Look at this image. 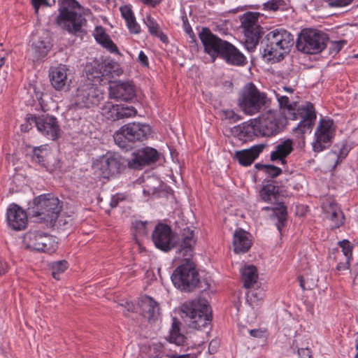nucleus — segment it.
Returning a JSON list of instances; mask_svg holds the SVG:
<instances>
[{"label":"nucleus","mask_w":358,"mask_h":358,"mask_svg":"<svg viewBox=\"0 0 358 358\" xmlns=\"http://www.w3.org/2000/svg\"><path fill=\"white\" fill-rule=\"evenodd\" d=\"M264 210H273L272 216L275 217L278 220L276 223V227L278 230L281 232L282 229L285 227L287 220V207L283 203H279L275 208L266 206L262 208Z\"/></svg>","instance_id":"34"},{"label":"nucleus","mask_w":358,"mask_h":358,"mask_svg":"<svg viewBox=\"0 0 358 358\" xmlns=\"http://www.w3.org/2000/svg\"><path fill=\"white\" fill-rule=\"evenodd\" d=\"M62 206L58 198L51 194H42L34 199L27 208L30 216L54 225L59 217Z\"/></svg>","instance_id":"4"},{"label":"nucleus","mask_w":358,"mask_h":358,"mask_svg":"<svg viewBox=\"0 0 358 358\" xmlns=\"http://www.w3.org/2000/svg\"><path fill=\"white\" fill-rule=\"evenodd\" d=\"M49 76L51 84L56 90H63L66 87L68 80L64 66H59L51 69Z\"/></svg>","instance_id":"30"},{"label":"nucleus","mask_w":358,"mask_h":358,"mask_svg":"<svg viewBox=\"0 0 358 358\" xmlns=\"http://www.w3.org/2000/svg\"><path fill=\"white\" fill-rule=\"evenodd\" d=\"M329 37L327 34L310 28L303 29L296 41V49L305 54L315 55L321 52L327 47Z\"/></svg>","instance_id":"7"},{"label":"nucleus","mask_w":358,"mask_h":358,"mask_svg":"<svg viewBox=\"0 0 358 358\" xmlns=\"http://www.w3.org/2000/svg\"><path fill=\"white\" fill-rule=\"evenodd\" d=\"M232 135L237 137L240 141H248L254 136H259L257 127H256L255 119L250 122H245L241 124L234 127L231 129Z\"/></svg>","instance_id":"26"},{"label":"nucleus","mask_w":358,"mask_h":358,"mask_svg":"<svg viewBox=\"0 0 358 358\" xmlns=\"http://www.w3.org/2000/svg\"><path fill=\"white\" fill-rule=\"evenodd\" d=\"M147 221L136 220L132 222L133 234L136 238L138 237H145L148 234L147 229Z\"/></svg>","instance_id":"44"},{"label":"nucleus","mask_w":358,"mask_h":358,"mask_svg":"<svg viewBox=\"0 0 358 358\" xmlns=\"http://www.w3.org/2000/svg\"><path fill=\"white\" fill-rule=\"evenodd\" d=\"M268 101L266 94L260 92L253 83L250 82L241 90L238 106L245 114L252 115L265 107Z\"/></svg>","instance_id":"6"},{"label":"nucleus","mask_w":358,"mask_h":358,"mask_svg":"<svg viewBox=\"0 0 358 358\" xmlns=\"http://www.w3.org/2000/svg\"><path fill=\"white\" fill-rule=\"evenodd\" d=\"M195 244L194 231L191 230L188 227H185L181 233V243L178 252L182 253L184 257H192Z\"/></svg>","instance_id":"28"},{"label":"nucleus","mask_w":358,"mask_h":358,"mask_svg":"<svg viewBox=\"0 0 358 358\" xmlns=\"http://www.w3.org/2000/svg\"><path fill=\"white\" fill-rule=\"evenodd\" d=\"M264 292L262 289H251L248 293V297L252 300V298L255 300L259 301L263 299Z\"/></svg>","instance_id":"51"},{"label":"nucleus","mask_w":358,"mask_h":358,"mask_svg":"<svg viewBox=\"0 0 358 358\" xmlns=\"http://www.w3.org/2000/svg\"><path fill=\"white\" fill-rule=\"evenodd\" d=\"M354 0H326L330 7H344L350 5Z\"/></svg>","instance_id":"50"},{"label":"nucleus","mask_w":358,"mask_h":358,"mask_svg":"<svg viewBox=\"0 0 358 358\" xmlns=\"http://www.w3.org/2000/svg\"><path fill=\"white\" fill-rule=\"evenodd\" d=\"M145 5L151 6L152 8H155L161 2L162 0H140Z\"/></svg>","instance_id":"61"},{"label":"nucleus","mask_w":358,"mask_h":358,"mask_svg":"<svg viewBox=\"0 0 358 358\" xmlns=\"http://www.w3.org/2000/svg\"><path fill=\"white\" fill-rule=\"evenodd\" d=\"M335 130L332 120H320L315 132V141L313 143L314 152H322L330 146L335 134Z\"/></svg>","instance_id":"19"},{"label":"nucleus","mask_w":358,"mask_h":358,"mask_svg":"<svg viewBox=\"0 0 358 358\" xmlns=\"http://www.w3.org/2000/svg\"><path fill=\"white\" fill-rule=\"evenodd\" d=\"M294 143L290 138L280 140L275 146L274 150L271 152V162H280L281 164L287 163L286 158L293 152Z\"/></svg>","instance_id":"23"},{"label":"nucleus","mask_w":358,"mask_h":358,"mask_svg":"<svg viewBox=\"0 0 358 358\" xmlns=\"http://www.w3.org/2000/svg\"><path fill=\"white\" fill-rule=\"evenodd\" d=\"M108 83L110 98L123 101H130L136 98V86L132 81L110 80Z\"/></svg>","instance_id":"20"},{"label":"nucleus","mask_w":358,"mask_h":358,"mask_svg":"<svg viewBox=\"0 0 358 358\" xmlns=\"http://www.w3.org/2000/svg\"><path fill=\"white\" fill-rule=\"evenodd\" d=\"M294 44L293 34L284 28H277L266 34L261 41L262 56L269 62H279L289 53Z\"/></svg>","instance_id":"1"},{"label":"nucleus","mask_w":358,"mask_h":358,"mask_svg":"<svg viewBox=\"0 0 358 358\" xmlns=\"http://www.w3.org/2000/svg\"><path fill=\"white\" fill-rule=\"evenodd\" d=\"M140 306L143 316L149 321L157 320L159 315V303L149 296H145L141 299Z\"/></svg>","instance_id":"29"},{"label":"nucleus","mask_w":358,"mask_h":358,"mask_svg":"<svg viewBox=\"0 0 358 358\" xmlns=\"http://www.w3.org/2000/svg\"><path fill=\"white\" fill-rule=\"evenodd\" d=\"M170 358H184L182 355H172Z\"/></svg>","instance_id":"64"},{"label":"nucleus","mask_w":358,"mask_h":358,"mask_svg":"<svg viewBox=\"0 0 358 358\" xmlns=\"http://www.w3.org/2000/svg\"><path fill=\"white\" fill-rule=\"evenodd\" d=\"M278 101L280 108L287 109L289 112V116L291 120H295L301 119L297 127L294 129V131L297 134L298 138L301 140L299 145H305V134L310 133L316 120V111L314 105L309 101L301 105L296 109V103H289V99L287 96L277 95Z\"/></svg>","instance_id":"2"},{"label":"nucleus","mask_w":358,"mask_h":358,"mask_svg":"<svg viewBox=\"0 0 358 358\" xmlns=\"http://www.w3.org/2000/svg\"><path fill=\"white\" fill-rule=\"evenodd\" d=\"M94 36L96 42L110 52L120 55L117 45L110 39L109 35L106 33L105 29L102 27H96Z\"/></svg>","instance_id":"31"},{"label":"nucleus","mask_w":358,"mask_h":358,"mask_svg":"<svg viewBox=\"0 0 358 358\" xmlns=\"http://www.w3.org/2000/svg\"><path fill=\"white\" fill-rule=\"evenodd\" d=\"M124 196L122 194H117L111 197L110 201V206L112 208H116L118 206L120 201H123Z\"/></svg>","instance_id":"53"},{"label":"nucleus","mask_w":358,"mask_h":358,"mask_svg":"<svg viewBox=\"0 0 358 358\" xmlns=\"http://www.w3.org/2000/svg\"><path fill=\"white\" fill-rule=\"evenodd\" d=\"M84 22H86L85 19L76 11L69 10L66 7L59 8L57 22L59 26L69 34L80 36L83 33L82 27Z\"/></svg>","instance_id":"18"},{"label":"nucleus","mask_w":358,"mask_h":358,"mask_svg":"<svg viewBox=\"0 0 358 358\" xmlns=\"http://www.w3.org/2000/svg\"><path fill=\"white\" fill-rule=\"evenodd\" d=\"M252 245V236L249 232L243 229L235 231L233 236V247L235 253H246Z\"/></svg>","instance_id":"25"},{"label":"nucleus","mask_w":358,"mask_h":358,"mask_svg":"<svg viewBox=\"0 0 358 358\" xmlns=\"http://www.w3.org/2000/svg\"><path fill=\"white\" fill-rule=\"evenodd\" d=\"M331 47H330V53L331 54H337L341 51V50L343 48L345 45L347 44V41L345 40L341 41H330Z\"/></svg>","instance_id":"49"},{"label":"nucleus","mask_w":358,"mask_h":358,"mask_svg":"<svg viewBox=\"0 0 358 358\" xmlns=\"http://www.w3.org/2000/svg\"><path fill=\"white\" fill-rule=\"evenodd\" d=\"M184 358H197L196 355L195 354H185L182 355Z\"/></svg>","instance_id":"63"},{"label":"nucleus","mask_w":358,"mask_h":358,"mask_svg":"<svg viewBox=\"0 0 358 358\" xmlns=\"http://www.w3.org/2000/svg\"><path fill=\"white\" fill-rule=\"evenodd\" d=\"M159 159L157 150L153 148L145 147L133 153L130 159V169H141L143 167L156 162Z\"/></svg>","instance_id":"21"},{"label":"nucleus","mask_w":358,"mask_h":358,"mask_svg":"<svg viewBox=\"0 0 358 358\" xmlns=\"http://www.w3.org/2000/svg\"><path fill=\"white\" fill-rule=\"evenodd\" d=\"M138 62L143 65V66H148V59L146 55L143 52L141 51L138 54Z\"/></svg>","instance_id":"59"},{"label":"nucleus","mask_w":358,"mask_h":358,"mask_svg":"<svg viewBox=\"0 0 358 358\" xmlns=\"http://www.w3.org/2000/svg\"><path fill=\"white\" fill-rule=\"evenodd\" d=\"M278 194L279 187L275 185L273 182L264 185L259 192L260 197L264 201H269L273 197L276 198Z\"/></svg>","instance_id":"40"},{"label":"nucleus","mask_w":358,"mask_h":358,"mask_svg":"<svg viewBox=\"0 0 358 358\" xmlns=\"http://www.w3.org/2000/svg\"><path fill=\"white\" fill-rule=\"evenodd\" d=\"M350 259H345V262L338 263V264L336 266V270L338 271H345V270L348 269L350 267Z\"/></svg>","instance_id":"58"},{"label":"nucleus","mask_w":358,"mask_h":358,"mask_svg":"<svg viewBox=\"0 0 358 358\" xmlns=\"http://www.w3.org/2000/svg\"><path fill=\"white\" fill-rule=\"evenodd\" d=\"M181 322L176 317H173L168 341L178 346L184 345L187 340V337L181 332Z\"/></svg>","instance_id":"33"},{"label":"nucleus","mask_w":358,"mask_h":358,"mask_svg":"<svg viewBox=\"0 0 358 358\" xmlns=\"http://www.w3.org/2000/svg\"><path fill=\"white\" fill-rule=\"evenodd\" d=\"M30 115H32L28 114L26 117L25 123L21 124V130L24 132H28L32 128V124H34V123H31L29 121H28V119L30 118Z\"/></svg>","instance_id":"56"},{"label":"nucleus","mask_w":358,"mask_h":358,"mask_svg":"<svg viewBox=\"0 0 358 358\" xmlns=\"http://www.w3.org/2000/svg\"><path fill=\"white\" fill-rule=\"evenodd\" d=\"M220 58L228 64L232 66H243L248 63L245 56L229 42L227 45Z\"/></svg>","instance_id":"27"},{"label":"nucleus","mask_w":358,"mask_h":358,"mask_svg":"<svg viewBox=\"0 0 358 358\" xmlns=\"http://www.w3.org/2000/svg\"><path fill=\"white\" fill-rule=\"evenodd\" d=\"M183 26L185 31L187 34H188L190 36H194V32L192 29L190 24H189L187 16L182 17Z\"/></svg>","instance_id":"55"},{"label":"nucleus","mask_w":358,"mask_h":358,"mask_svg":"<svg viewBox=\"0 0 358 358\" xmlns=\"http://www.w3.org/2000/svg\"><path fill=\"white\" fill-rule=\"evenodd\" d=\"M130 159L122 157L118 152H108L95 164L103 178H116L124 172L127 167L130 169Z\"/></svg>","instance_id":"12"},{"label":"nucleus","mask_w":358,"mask_h":358,"mask_svg":"<svg viewBox=\"0 0 358 358\" xmlns=\"http://www.w3.org/2000/svg\"><path fill=\"white\" fill-rule=\"evenodd\" d=\"M50 155L51 152L48 145L34 147L31 155V162L48 169L49 166L48 158Z\"/></svg>","instance_id":"32"},{"label":"nucleus","mask_w":358,"mask_h":358,"mask_svg":"<svg viewBox=\"0 0 358 358\" xmlns=\"http://www.w3.org/2000/svg\"><path fill=\"white\" fill-rule=\"evenodd\" d=\"M69 267V263L66 260H59L52 262L49 264V268L51 270L52 275L55 279H60V274L64 273Z\"/></svg>","instance_id":"41"},{"label":"nucleus","mask_w":358,"mask_h":358,"mask_svg":"<svg viewBox=\"0 0 358 358\" xmlns=\"http://www.w3.org/2000/svg\"><path fill=\"white\" fill-rule=\"evenodd\" d=\"M52 45L48 37L38 38L32 43L34 56L37 59L45 57L51 50Z\"/></svg>","instance_id":"35"},{"label":"nucleus","mask_w":358,"mask_h":358,"mask_svg":"<svg viewBox=\"0 0 358 358\" xmlns=\"http://www.w3.org/2000/svg\"><path fill=\"white\" fill-rule=\"evenodd\" d=\"M266 147V144H258L252 146L249 149L238 150L235 152L234 159L243 166L251 165L259 157Z\"/></svg>","instance_id":"24"},{"label":"nucleus","mask_w":358,"mask_h":358,"mask_svg":"<svg viewBox=\"0 0 358 358\" xmlns=\"http://www.w3.org/2000/svg\"><path fill=\"white\" fill-rule=\"evenodd\" d=\"M152 239L155 247L165 252L174 248L178 242L177 233L173 232L170 226L162 222L155 226Z\"/></svg>","instance_id":"15"},{"label":"nucleus","mask_w":358,"mask_h":358,"mask_svg":"<svg viewBox=\"0 0 358 358\" xmlns=\"http://www.w3.org/2000/svg\"><path fill=\"white\" fill-rule=\"evenodd\" d=\"M259 13L247 12L241 17V27L243 29L244 45L249 52H252L264 34V28L258 24Z\"/></svg>","instance_id":"13"},{"label":"nucleus","mask_w":358,"mask_h":358,"mask_svg":"<svg viewBox=\"0 0 358 358\" xmlns=\"http://www.w3.org/2000/svg\"><path fill=\"white\" fill-rule=\"evenodd\" d=\"M31 123H34L37 130L47 138L56 140L59 137L61 129L57 117L48 113L30 115L28 119Z\"/></svg>","instance_id":"17"},{"label":"nucleus","mask_w":358,"mask_h":358,"mask_svg":"<svg viewBox=\"0 0 358 358\" xmlns=\"http://www.w3.org/2000/svg\"><path fill=\"white\" fill-rule=\"evenodd\" d=\"M23 242L27 248L41 252H52L56 250L55 238L40 231H29L23 238Z\"/></svg>","instance_id":"14"},{"label":"nucleus","mask_w":358,"mask_h":358,"mask_svg":"<svg viewBox=\"0 0 358 358\" xmlns=\"http://www.w3.org/2000/svg\"><path fill=\"white\" fill-rule=\"evenodd\" d=\"M300 358H312L311 351L309 348H300L298 350Z\"/></svg>","instance_id":"54"},{"label":"nucleus","mask_w":358,"mask_h":358,"mask_svg":"<svg viewBox=\"0 0 358 358\" xmlns=\"http://www.w3.org/2000/svg\"><path fill=\"white\" fill-rule=\"evenodd\" d=\"M182 310L190 319L189 327L195 329L205 328L212 320L210 308L206 301L185 303Z\"/></svg>","instance_id":"11"},{"label":"nucleus","mask_w":358,"mask_h":358,"mask_svg":"<svg viewBox=\"0 0 358 358\" xmlns=\"http://www.w3.org/2000/svg\"><path fill=\"white\" fill-rule=\"evenodd\" d=\"M334 152L337 155V159L334 164V167H336L348 156L350 149L346 141H343L341 143L336 144L334 146Z\"/></svg>","instance_id":"42"},{"label":"nucleus","mask_w":358,"mask_h":358,"mask_svg":"<svg viewBox=\"0 0 358 358\" xmlns=\"http://www.w3.org/2000/svg\"><path fill=\"white\" fill-rule=\"evenodd\" d=\"M224 114L225 119L229 120L231 123L236 122L241 119L240 116L234 110H224Z\"/></svg>","instance_id":"52"},{"label":"nucleus","mask_w":358,"mask_h":358,"mask_svg":"<svg viewBox=\"0 0 358 358\" xmlns=\"http://www.w3.org/2000/svg\"><path fill=\"white\" fill-rule=\"evenodd\" d=\"M251 336L254 338H263L264 337L265 331L261 329H251L250 331Z\"/></svg>","instance_id":"57"},{"label":"nucleus","mask_w":358,"mask_h":358,"mask_svg":"<svg viewBox=\"0 0 358 358\" xmlns=\"http://www.w3.org/2000/svg\"><path fill=\"white\" fill-rule=\"evenodd\" d=\"M171 279L177 289L185 292L194 291L200 282L195 264L187 258H185V262L175 268Z\"/></svg>","instance_id":"8"},{"label":"nucleus","mask_w":358,"mask_h":358,"mask_svg":"<svg viewBox=\"0 0 358 358\" xmlns=\"http://www.w3.org/2000/svg\"><path fill=\"white\" fill-rule=\"evenodd\" d=\"M285 6V0H270L263 4L264 10L272 11H276L280 8H283Z\"/></svg>","instance_id":"46"},{"label":"nucleus","mask_w":358,"mask_h":358,"mask_svg":"<svg viewBox=\"0 0 358 358\" xmlns=\"http://www.w3.org/2000/svg\"><path fill=\"white\" fill-rule=\"evenodd\" d=\"M144 22L151 35L159 38L163 43H168L167 36L160 30L158 23L153 17L147 15L144 19Z\"/></svg>","instance_id":"38"},{"label":"nucleus","mask_w":358,"mask_h":358,"mask_svg":"<svg viewBox=\"0 0 358 358\" xmlns=\"http://www.w3.org/2000/svg\"><path fill=\"white\" fill-rule=\"evenodd\" d=\"M118 108V104L116 105H111L108 110L106 112V116L107 119L111 120V121H117L120 120V112Z\"/></svg>","instance_id":"48"},{"label":"nucleus","mask_w":358,"mask_h":358,"mask_svg":"<svg viewBox=\"0 0 358 358\" xmlns=\"http://www.w3.org/2000/svg\"><path fill=\"white\" fill-rule=\"evenodd\" d=\"M327 217L333 222L332 229H338L344 223V215L343 212L337 208L332 203L329 206V210H327Z\"/></svg>","instance_id":"39"},{"label":"nucleus","mask_w":358,"mask_h":358,"mask_svg":"<svg viewBox=\"0 0 358 358\" xmlns=\"http://www.w3.org/2000/svg\"><path fill=\"white\" fill-rule=\"evenodd\" d=\"M122 17L125 20L127 26L130 32L138 34L140 32V26L136 22V17L131 10L130 5H124L120 8Z\"/></svg>","instance_id":"36"},{"label":"nucleus","mask_w":358,"mask_h":358,"mask_svg":"<svg viewBox=\"0 0 358 358\" xmlns=\"http://www.w3.org/2000/svg\"><path fill=\"white\" fill-rule=\"evenodd\" d=\"M27 215H29L28 212L24 211L18 205L10 204L6 213L8 226L15 231L25 229L27 224Z\"/></svg>","instance_id":"22"},{"label":"nucleus","mask_w":358,"mask_h":358,"mask_svg":"<svg viewBox=\"0 0 358 358\" xmlns=\"http://www.w3.org/2000/svg\"><path fill=\"white\" fill-rule=\"evenodd\" d=\"M151 134L152 128L148 124L134 122L121 127L113 137L120 148L130 150L146 141Z\"/></svg>","instance_id":"3"},{"label":"nucleus","mask_w":358,"mask_h":358,"mask_svg":"<svg viewBox=\"0 0 358 358\" xmlns=\"http://www.w3.org/2000/svg\"><path fill=\"white\" fill-rule=\"evenodd\" d=\"M242 279L244 287L249 289L257 282L258 278L257 269L253 265L245 266L242 269Z\"/></svg>","instance_id":"37"},{"label":"nucleus","mask_w":358,"mask_h":358,"mask_svg":"<svg viewBox=\"0 0 358 358\" xmlns=\"http://www.w3.org/2000/svg\"><path fill=\"white\" fill-rule=\"evenodd\" d=\"M87 79L92 84L105 85L108 83L115 76H119L123 73L117 62L108 58L105 59H94L88 63L85 68Z\"/></svg>","instance_id":"5"},{"label":"nucleus","mask_w":358,"mask_h":358,"mask_svg":"<svg viewBox=\"0 0 358 358\" xmlns=\"http://www.w3.org/2000/svg\"><path fill=\"white\" fill-rule=\"evenodd\" d=\"M259 136L271 137L283 131L287 124V117L275 110H268L255 119Z\"/></svg>","instance_id":"10"},{"label":"nucleus","mask_w":358,"mask_h":358,"mask_svg":"<svg viewBox=\"0 0 358 358\" xmlns=\"http://www.w3.org/2000/svg\"><path fill=\"white\" fill-rule=\"evenodd\" d=\"M199 37L203 44L204 52L210 56L213 62L216 58H220L229 43L214 34L208 27H203Z\"/></svg>","instance_id":"16"},{"label":"nucleus","mask_w":358,"mask_h":358,"mask_svg":"<svg viewBox=\"0 0 358 358\" xmlns=\"http://www.w3.org/2000/svg\"><path fill=\"white\" fill-rule=\"evenodd\" d=\"M120 120L134 117L136 113V109L133 106H125L124 104H118V108Z\"/></svg>","instance_id":"45"},{"label":"nucleus","mask_w":358,"mask_h":358,"mask_svg":"<svg viewBox=\"0 0 358 358\" xmlns=\"http://www.w3.org/2000/svg\"><path fill=\"white\" fill-rule=\"evenodd\" d=\"M298 280L299 282V285H300V287L303 289H308V288H307L305 285V280H304V278L303 276H299L298 277Z\"/></svg>","instance_id":"62"},{"label":"nucleus","mask_w":358,"mask_h":358,"mask_svg":"<svg viewBox=\"0 0 358 358\" xmlns=\"http://www.w3.org/2000/svg\"><path fill=\"white\" fill-rule=\"evenodd\" d=\"M338 245L342 248V252L345 259H351L352 256V245L348 240L344 239L338 243Z\"/></svg>","instance_id":"47"},{"label":"nucleus","mask_w":358,"mask_h":358,"mask_svg":"<svg viewBox=\"0 0 358 358\" xmlns=\"http://www.w3.org/2000/svg\"><path fill=\"white\" fill-rule=\"evenodd\" d=\"M255 167L256 169L259 171H264V172L271 178H275L278 177L282 172L280 168L272 164H263L260 163H257L255 165Z\"/></svg>","instance_id":"43"},{"label":"nucleus","mask_w":358,"mask_h":358,"mask_svg":"<svg viewBox=\"0 0 358 358\" xmlns=\"http://www.w3.org/2000/svg\"><path fill=\"white\" fill-rule=\"evenodd\" d=\"M62 3L72 8H80V4L76 0H63Z\"/></svg>","instance_id":"60"},{"label":"nucleus","mask_w":358,"mask_h":358,"mask_svg":"<svg viewBox=\"0 0 358 358\" xmlns=\"http://www.w3.org/2000/svg\"><path fill=\"white\" fill-rule=\"evenodd\" d=\"M104 99L103 91L96 84L89 81L82 82L73 97V105L79 108H92L97 106Z\"/></svg>","instance_id":"9"}]
</instances>
